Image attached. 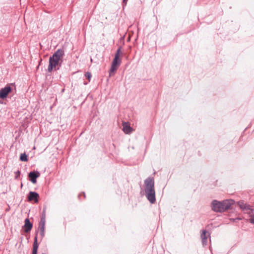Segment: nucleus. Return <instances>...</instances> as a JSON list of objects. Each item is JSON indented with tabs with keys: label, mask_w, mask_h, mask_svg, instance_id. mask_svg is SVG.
<instances>
[{
	"label": "nucleus",
	"mask_w": 254,
	"mask_h": 254,
	"mask_svg": "<svg viewBox=\"0 0 254 254\" xmlns=\"http://www.w3.org/2000/svg\"><path fill=\"white\" fill-rule=\"evenodd\" d=\"M144 184L146 196L150 203H153L156 200L153 178L148 177L146 179Z\"/></svg>",
	"instance_id": "nucleus-1"
},
{
	"label": "nucleus",
	"mask_w": 254,
	"mask_h": 254,
	"mask_svg": "<svg viewBox=\"0 0 254 254\" xmlns=\"http://www.w3.org/2000/svg\"><path fill=\"white\" fill-rule=\"evenodd\" d=\"M64 51L62 49H58L54 54L49 58V64L48 67V71L51 72L53 69L57 70L59 67L57 68V66L59 64L61 58L64 56Z\"/></svg>",
	"instance_id": "nucleus-2"
},
{
	"label": "nucleus",
	"mask_w": 254,
	"mask_h": 254,
	"mask_svg": "<svg viewBox=\"0 0 254 254\" xmlns=\"http://www.w3.org/2000/svg\"><path fill=\"white\" fill-rule=\"evenodd\" d=\"M235 204V200L232 199H226L221 201L213 200L211 203L210 206H232Z\"/></svg>",
	"instance_id": "nucleus-3"
},
{
	"label": "nucleus",
	"mask_w": 254,
	"mask_h": 254,
	"mask_svg": "<svg viewBox=\"0 0 254 254\" xmlns=\"http://www.w3.org/2000/svg\"><path fill=\"white\" fill-rule=\"evenodd\" d=\"M121 62L122 61L120 58H114L109 71L110 76H112L114 74V72L117 70L118 67L120 65Z\"/></svg>",
	"instance_id": "nucleus-4"
},
{
	"label": "nucleus",
	"mask_w": 254,
	"mask_h": 254,
	"mask_svg": "<svg viewBox=\"0 0 254 254\" xmlns=\"http://www.w3.org/2000/svg\"><path fill=\"white\" fill-rule=\"evenodd\" d=\"M12 91V88L9 85H6L4 88L0 89V98L4 99L7 98L9 93Z\"/></svg>",
	"instance_id": "nucleus-5"
},
{
	"label": "nucleus",
	"mask_w": 254,
	"mask_h": 254,
	"mask_svg": "<svg viewBox=\"0 0 254 254\" xmlns=\"http://www.w3.org/2000/svg\"><path fill=\"white\" fill-rule=\"evenodd\" d=\"M40 174L38 171H33L29 173L28 177L30 181L33 184L37 182V179L40 177Z\"/></svg>",
	"instance_id": "nucleus-6"
},
{
	"label": "nucleus",
	"mask_w": 254,
	"mask_h": 254,
	"mask_svg": "<svg viewBox=\"0 0 254 254\" xmlns=\"http://www.w3.org/2000/svg\"><path fill=\"white\" fill-rule=\"evenodd\" d=\"M243 211L248 213L251 217L249 219V222L254 224V209H251L250 207H240Z\"/></svg>",
	"instance_id": "nucleus-7"
},
{
	"label": "nucleus",
	"mask_w": 254,
	"mask_h": 254,
	"mask_svg": "<svg viewBox=\"0 0 254 254\" xmlns=\"http://www.w3.org/2000/svg\"><path fill=\"white\" fill-rule=\"evenodd\" d=\"M39 194L35 191H30L28 195V199L30 201H33L34 203L38 202Z\"/></svg>",
	"instance_id": "nucleus-8"
},
{
	"label": "nucleus",
	"mask_w": 254,
	"mask_h": 254,
	"mask_svg": "<svg viewBox=\"0 0 254 254\" xmlns=\"http://www.w3.org/2000/svg\"><path fill=\"white\" fill-rule=\"evenodd\" d=\"M32 227L33 225L30 222L29 219L28 218L25 219L24 221V225L23 226V227L24 228V231L26 233H28L31 231Z\"/></svg>",
	"instance_id": "nucleus-9"
},
{
	"label": "nucleus",
	"mask_w": 254,
	"mask_h": 254,
	"mask_svg": "<svg viewBox=\"0 0 254 254\" xmlns=\"http://www.w3.org/2000/svg\"><path fill=\"white\" fill-rule=\"evenodd\" d=\"M123 126V130L125 133L129 134L132 131V128L130 127L128 123L124 122Z\"/></svg>",
	"instance_id": "nucleus-10"
},
{
	"label": "nucleus",
	"mask_w": 254,
	"mask_h": 254,
	"mask_svg": "<svg viewBox=\"0 0 254 254\" xmlns=\"http://www.w3.org/2000/svg\"><path fill=\"white\" fill-rule=\"evenodd\" d=\"M38 249V244L37 240V234L34 237V243L33 245L32 254H37Z\"/></svg>",
	"instance_id": "nucleus-11"
},
{
	"label": "nucleus",
	"mask_w": 254,
	"mask_h": 254,
	"mask_svg": "<svg viewBox=\"0 0 254 254\" xmlns=\"http://www.w3.org/2000/svg\"><path fill=\"white\" fill-rule=\"evenodd\" d=\"M207 232L206 230H203L201 234V238L202 239V244L203 246H206L207 243V237L206 235Z\"/></svg>",
	"instance_id": "nucleus-12"
},
{
	"label": "nucleus",
	"mask_w": 254,
	"mask_h": 254,
	"mask_svg": "<svg viewBox=\"0 0 254 254\" xmlns=\"http://www.w3.org/2000/svg\"><path fill=\"white\" fill-rule=\"evenodd\" d=\"M231 207H212L213 211L216 212L222 213L227 211Z\"/></svg>",
	"instance_id": "nucleus-13"
},
{
	"label": "nucleus",
	"mask_w": 254,
	"mask_h": 254,
	"mask_svg": "<svg viewBox=\"0 0 254 254\" xmlns=\"http://www.w3.org/2000/svg\"><path fill=\"white\" fill-rule=\"evenodd\" d=\"M45 209H44L43 211V215L40 219V221L39 222V226H45V225L46 220H45Z\"/></svg>",
	"instance_id": "nucleus-14"
},
{
	"label": "nucleus",
	"mask_w": 254,
	"mask_h": 254,
	"mask_svg": "<svg viewBox=\"0 0 254 254\" xmlns=\"http://www.w3.org/2000/svg\"><path fill=\"white\" fill-rule=\"evenodd\" d=\"M38 229L40 231V235L42 239L45 236V226H39Z\"/></svg>",
	"instance_id": "nucleus-15"
},
{
	"label": "nucleus",
	"mask_w": 254,
	"mask_h": 254,
	"mask_svg": "<svg viewBox=\"0 0 254 254\" xmlns=\"http://www.w3.org/2000/svg\"><path fill=\"white\" fill-rule=\"evenodd\" d=\"M20 160L21 161H27L28 160L27 155L25 153L21 154L20 156Z\"/></svg>",
	"instance_id": "nucleus-16"
},
{
	"label": "nucleus",
	"mask_w": 254,
	"mask_h": 254,
	"mask_svg": "<svg viewBox=\"0 0 254 254\" xmlns=\"http://www.w3.org/2000/svg\"><path fill=\"white\" fill-rule=\"evenodd\" d=\"M238 206H251L250 205H246L244 200L239 201L237 202Z\"/></svg>",
	"instance_id": "nucleus-17"
},
{
	"label": "nucleus",
	"mask_w": 254,
	"mask_h": 254,
	"mask_svg": "<svg viewBox=\"0 0 254 254\" xmlns=\"http://www.w3.org/2000/svg\"><path fill=\"white\" fill-rule=\"evenodd\" d=\"M120 52H121V48H119L117 50V51L115 54V56L114 58H120Z\"/></svg>",
	"instance_id": "nucleus-18"
},
{
	"label": "nucleus",
	"mask_w": 254,
	"mask_h": 254,
	"mask_svg": "<svg viewBox=\"0 0 254 254\" xmlns=\"http://www.w3.org/2000/svg\"><path fill=\"white\" fill-rule=\"evenodd\" d=\"M85 76L89 80H90L91 78L92 75L90 72H87L85 73Z\"/></svg>",
	"instance_id": "nucleus-19"
},
{
	"label": "nucleus",
	"mask_w": 254,
	"mask_h": 254,
	"mask_svg": "<svg viewBox=\"0 0 254 254\" xmlns=\"http://www.w3.org/2000/svg\"><path fill=\"white\" fill-rule=\"evenodd\" d=\"M15 173V178L17 179L18 177L20 176V171L18 170Z\"/></svg>",
	"instance_id": "nucleus-20"
},
{
	"label": "nucleus",
	"mask_w": 254,
	"mask_h": 254,
	"mask_svg": "<svg viewBox=\"0 0 254 254\" xmlns=\"http://www.w3.org/2000/svg\"><path fill=\"white\" fill-rule=\"evenodd\" d=\"M128 0H123V4L124 5H125L127 4V1Z\"/></svg>",
	"instance_id": "nucleus-21"
},
{
	"label": "nucleus",
	"mask_w": 254,
	"mask_h": 254,
	"mask_svg": "<svg viewBox=\"0 0 254 254\" xmlns=\"http://www.w3.org/2000/svg\"><path fill=\"white\" fill-rule=\"evenodd\" d=\"M82 194H83V195L84 196V198L85 197V193L84 192H82Z\"/></svg>",
	"instance_id": "nucleus-22"
},
{
	"label": "nucleus",
	"mask_w": 254,
	"mask_h": 254,
	"mask_svg": "<svg viewBox=\"0 0 254 254\" xmlns=\"http://www.w3.org/2000/svg\"><path fill=\"white\" fill-rule=\"evenodd\" d=\"M81 194H79V195H78V197H79V198H80V197L81 196Z\"/></svg>",
	"instance_id": "nucleus-23"
},
{
	"label": "nucleus",
	"mask_w": 254,
	"mask_h": 254,
	"mask_svg": "<svg viewBox=\"0 0 254 254\" xmlns=\"http://www.w3.org/2000/svg\"><path fill=\"white\" fill-rule=\"evenodd\" d=\"M9 209H6V211H8Z\"/></svg>",
	"instance_id": "nucleus-24"
},
{
	"label": "nucleus",
	"mask_w": 254,
	"mask_h": 254,
	"mask_svg": "<svg viewBox=\"0 0 254 254\" xmlns=\"http://www.w3.org/2000/svg\"><path fill=\"white\" fill-rule=\"evenodd\" d=\"M41 254H45V253H42Z\"/></svg>",
	"instance_id": "nucleus-25"
}]
</instances>
